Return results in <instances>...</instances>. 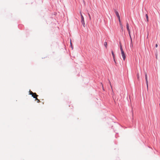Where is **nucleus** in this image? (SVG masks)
I'll use <instances>...</instances> for the list:
<instances>
[{
    "label": "nucleus",
    "instance_id": "6ab92c4d",
    "mask_svg": "<svg viewBox=\"0 0 160 160\" xmlns=\"http://www.w3.org/2000/svg\"><path fill=\"white\" fill-rule=\"evenodd\" d=\"M88 15L89 16L90 19H91V16H90V15L89 14V13H88Z\"/></svg>",
    "mask_w": 160,
    "mask_h": 160
},
{
    "label": "nucleus",
    "instance_id": "39448f33",
    "mask_svg": "<svg viewBox=\"0 0 160 160\" xmlns=\"http://www.w3.org/2000/svg\"><path fill=\"white\" fill-rule=\"evenodd\" d=\"M38 96L37 95L36 93V95L33 94V95H32V96L34 98H36V97H37Z\"/></svg>",
    "mask_w": 160,
    "mask_h": 160
},
{
    "label": "nucleus",
    "instance_id": "f257e3e1",
    "mask_svg": "<svg viewBox=\"0 0 160 160\" xmlns=\"http://www.w3.org/2000/svg\"><path fill=\"white\" fill-rule=\"evenodd\" d=\"M80 14L81 18V22L82 23V24L83 25V26L84 27H85V23L84 22V17H83V15H82L81 12H80Z\"/></svg>",
    "mask_w": 160,
    "mask_h": 160
},
{
    "label": "nucleus",
    "instance_id": "9b49d317",
    "mask_svg": "<svg viewBox=\"0 0 160 160\" xmlns=\"http://www.w3.org/2000/svg\"><path fill=\"white\" fill-rule=\"evenodd\" d=\"M115 13L116 14V15L117 16V17L119 15V13H118V12L117 11H115Z\"/></svg>",
    "mask_w": 160,
    "mask_h": 160
},
{
    "label": "nucleus",
    "instance_id": "6e6552de",
    "mask_svg": "<svg viewBox=\"0 0 160 160\" xmlns=\"http://www.w3.org/2000/svg\"><path fill=\"white\" fill-rule=\"evenodd\" d=\"M146 81L147 90H148V79H147V80H146Z\"/></svg>",
    "mask_w": 160,
    "mask_h": 160
},
{
    "label": "nucleus",
    "instance_id": "f8f14e48",
    "mask_svg": "<svg viewBox=\"0 0 160 160\" xmlns=\"http://www.w3.org/2000/svg\"><path fill=\"white\" fill-rule=\"evenodd\" d=\"M120 27H121V29L122 30V31H123V26H122V24H120Z\"/></svg>",
    "mask_w": 160,
    "mask_h": 160
},
{
    "label": "nucleus",
    "instance_id": "412c9836",
    "mask_svg": "<svg viewBox=\"0 0 160 160\" xmlns=\"http://www.w3.org/2000/svg\"><path fill=\"white\" fill-rule=\"evenodd\" d=\"M158 44H156V45H155V47H156V48H157V47H158Z\"/></svg>",
    "mask_w": 160,
    "mask_h": 160
},
{
    "label": "nucleus",
    "instance_id": "2eb2a0df",
    "mask_svg": "<svg viewBox=\"0 0 160 160\" xmlns=\"http://www.w3.org/2000/svg\"><path fill=\"white\" fill-rule=\"evenodd\" d=\"M137 76L138 79L139 80V76L138 73L137 74Z\"/></svg>",
    "mask_w": 160,
    "mask_h": 160
},
{
    "label": "nucleus",
    "instance_id": "f3484780",
    "mask_svg": "<svg viewBox=\"0 0 160 160\" xmlns=\"http://www.w3.org/2000/svg\"><path fill=\"white\" fill-rule=\"evenodd\" d=\"M101 84L102 85V88H103V89L104 90V89L103 87V85L102 84V83H101Z\"/></svg>",
    "mask_w": 160,
    "mask_h": 160
},
{
    "label": "nucleus",
    "instance_id": "7ed1b4c3",
    "mask_svg": "<svg viewBox=\"0 0 160 160\" xmlns=\"http://www.w3.org/2000/svg\"><path fill=\"white\" fill-rule=\"evenodd\" d=\"M121 54L123 58V60H125L126 59V56L125 53H124V51H122L121 52Z\"/></svg>",
    "mask_w": 160,
    "mask_h": 160
},
{
    "label": "nucleus",
    "instance_id": "a211bd4d",
    "mask_svg": "<svg viewBox=\"0 0 160 160\" xmlns=\"http://www.w3.org/2000/svg\"><path fill=\"white\" fill-rule=\"evenodd\" d=\"M117 17H118V19H120V16L119 15L117 16Z\"/></svg>",
    "mask_w": 160,
    "mask_h": 160
},
{
    "label": "nucleus",
    "instance_id": "9d476101",
    "mask_svg": "<svg viewBox=\"0 0 160 160\" xmlns=\"http://www.w3.org/2000/svg\"><path fill=\"white\" fill-rule=\"evenodd\" d=\"M145 79H146V80H147V79H148L147 74V73L145 72Z\"/></svg>",
    "mask_w": 160,
    "mask_h": 160
},
{
    "label": "nucleus",
    "instance_id": "f03ea898",
    "mask_svg": "<svg viewBox=\"0 0 160 160\" xmlns=\"http://www.w3.org/2000/svg\"><path fill=\"white\" fill-rule=\"evenodd\" d=\"M126 27H127V28L128 30V34H129V36L131 40H132V38H131V34H130V29L129 28V24L128 22L127 23Z\"/></svg>",
    "mask_w": 160,
    "mask_h": 160
},
{
    "label": "nucleus",
    "instance_id": "0eeeda50",
    "mask_svg": "<svg viewBox=\"0 0 160 160\" xmlns=\"http://www.w3.org/2000/svg\"><path fill=\"white\" fill-rule=\"evenodd\" d=\"M120 50L121 51V52H122V51H123V49H122V45L120 44Z\"/></svg>",
    "mask_w": 160,
    "mask_h": 160
},
{
    "label": "nucleus",
    "instance_id": "1a4fd4ad",
    "mask_svg": "<svg viewBox=\"0 0 160 160\" xmlns=\"http://www.w3.org/2000/svg\"><path fill=\"white\" fill-rule=\"evenodd\" d=\"M30 95H33V94H34L35 95H36V93H33L31 91H30Z\"/></svg>",
    "mask_w": 160,
    "mask_h": 160
},
{
    "label": "nucleus",
    "instance_id": "20e7f679",
    "mask_svg": "<svg viewBox=\"0 0 160 160\" xmlns=\"http://www.w3.org/2000/svg\"><path fill=\"white\" fill-rule=\"evenodd\" d=\"M112 55L113 56V60H114V62L116 63V61H115V55H114V52H113V51H112Z\"/></svg>",
    "mask_w": 160,
    "mask_h": 160
},
{
    "label": "nucleus",
    "instance_id": "4468645a",
    "mask_svg": "<svg viewBox=\"0 0 160 160\" xmlns=\"http://www.w3.org/2000/svg\"><path fill=\"white\" fill-rule=\"evenodd\" d=\"M35 98H36V100H37V102H40V100L39 99H38V98H37V97Z\"/></svg>",
    "mask_w": 160,
    "mask_h": 160
},
{
    "label": "nucleus",
    "instance_id": "aec40b11",
    "mask_svg": "<svg viewBox=\"0 0 160 160\" xmlns=\"http://www.w3.org/2000/svg\"><path fill=\"white\" fill-rule=\"evenodd\" d=\"M131 46H132V41L131 40Z\"/></svg>",
    "mask_w": 160,
    "mask_h": 160
},
{
    "label": "nucleus",
    "instance_id": "dca6fc26",
    "mask_svg": "<svg viewBox=\"0 0 160 160\" xmlns=\"http://www.w3.org/2000/svg\"><path fill=\"white\" fill-rule=\"evenodd\" d=\"M118 20H119V24H121L122 23H121V20H120V19H118Z\"/></svg>",
    "mask_w": 160,
    "mask_h": 160
},
{
    "label": "nucleus",
    "instance_id": "ddd939ff",
    "mask_svg": "<svg viewBox=\"0 0 160 160\" xmlns=\"http://www.w3.org/2000/svg\"><path fill=\"white\" fill-rule=\"evenodd\" d=\"M104 45L106 47V48L107 47V43L106 42H105L104 43Z\"/></svg>",
    "mask_w": 160,
    "mask_h": 160
},
{
    "label": "nucleus",
    "instance_id": "4be33fe9",
    "mask_svg": "<svg viewBox=\"0 0 160 160\" xmlns=\"http://www.w3.org/2000/svg\"><path fill=\"white\" fill-rule=\"evenodd\" d=\"M70 44H71V46H72V44L71 43V41H70Z\"/></svg>",
    "mask_w": 160,
    "mask_h": 160
},
{
    "label": "nucleus",
    "instance_id": "423d86ee",
    "mask_svg": "<svg viewBox=\"0 0 160 160\" xmlns=\"http://www.w3.org/2000/svg\"><path fill=\"white\" fill-rule=\"evenodd\" d=\"M145 16H146V18L147 19V22H148L149 20H148V14H146Z\"/></svg>",
    "mask_w": 160,
    "mask_h": 160
}]
</instances>
